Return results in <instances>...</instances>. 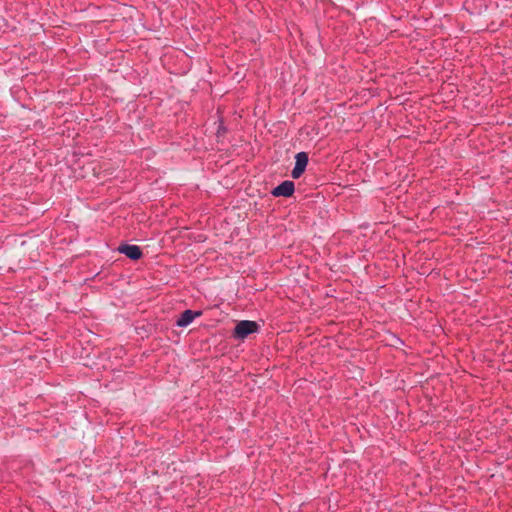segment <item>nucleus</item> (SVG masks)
Masks as SVG:
<instances>
[{
	"label": "nucleus",
	"mask_w": 512,
	"mask_h": 512,
	"mask_svg": "<svg viewBox=\"0 0 512 512\" xmlns=\"http://www.w3.org/2000/svg\"><path fill=\"white\" fill-rule=\"evenodd\" d=\"M294 190H295L294 182L290 181V180H286V181H283L278 186H276L271 191V194L275 197H290L293 195Z\"/></svg>",
	"instance_id": "f03ea898"
},
{
	"label": "nucleus",
	"mask_w": 512,
	"mask_h": 512,
	"mask_svg": "<svg viewBox=\"0 0 512 512\" xmlns=\"http://www.w3.org/2000/svg\"><path fill=\"white\" fill-rule=\"evenodd\" d=\"M258 325L254 321L243 320L240 321L234 329V337L237 339H244L248 335L257 331Z\"/></svg>",
	"instance_id": "f257e3e1"
},
{
	"label": "nucleus",
	"mask_w": 512,
	"mask_h": 512,
	"mask_svg": "<svg viewBox=\"0 0 512 512\" xmlns=\"http://www.w3.org/2000/svg\"><path fill=\"white\" fill-rule=\"evenodd\" d=\"M201 314H202L201 311H192V310L187 309L181 313V315L179 316V318L176 321V325L178 327H187L188 325H190L193 322V320L196 317L201 316Z\"/></svg>",
	"instance_id": "20e7f679"
},
{
	"label": "nucleus",
	"mask_w": 512,
	"mask_h": 512,
	"mask_svg": "<svg viewBox=\"0 0 512 512\" xmlns=\"http://www.w3.org/2000/svg\"><path fill=\"white\" fill-rule=\"evenodd\" d=\"M295 159V165L305 170L308 164V155L305 152H299L296 154Z\"/></svg>",
	"instance_id": "39448f33"
},
{
	"label": "nucleus",
	"mask_w": 512,
	"mask_h": 512,
	"mask_svg": "<svg viewBox=\"0 0 512 512\" xmlns=\"http://www.w3.org/2000/svg\"><path fill=\"white\" fill-rule=\"evenodd\" d=\"M304 171L305 170L303 168L298 167L297 165H295L293 170H292V177L294 179H297V178H299L303 174Z\"/></svg>",
	"instance_id": "423d86ee"
},
{
	"label": "nucleus",
	"mask_w": 512,
	"mask_h": 512,
	"mask_svg": "<svg viewBox=\"0 0 512 512\" xmlns=\"http://www.w3.org/2000/svg\"><path fill=\"white\" fill-rule=\"evenodd\" d=\"M118 251L132 260H138L142 257V251L137 245L123 244L118 247Z\"/></svg>",
	"instance_id": "7ed1b4c3"
}]
</instances>
